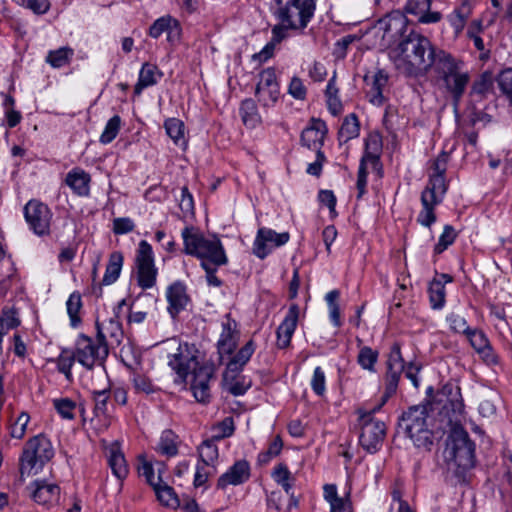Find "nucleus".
Returning a JSON list of instances; mask_svg holds the SVG:
<instances>
[{"label":"nucleus","instance_id":"f257e3e1","mask_svg":"<svg viewBox=\"0 0 512 512\" xmlns=\"http://www.w3.org/2000/svg\"><path fill=\"white\" fill-rule=\"evenodd\" d=\"M439 401L444 402L443 412L448 416L451 432L447 440L445 457L459 469L467 470L474 466L475 446L467 431L461 426L464 404L458 387L444 386L439 394Z\"/></svg>","mask_w":512,"mask_h":512},{"label":"nucleus","instance_id":"f03ea898","mask_svg":"<svg viewBox=\"0 0 512 512\" xmlns=\"http://www.w3.org/2000/svg\"><path fill=\"white\" fill-rule=\"evenodd\" d=\"M444 52L445 50L438 49L429 38L412 30L391 49L389 55L400 73L419 76L434 68L439 54Z\"/></svg>","mask_w":512,"mask_h":512},{"label":"nucleus","instance_id":"7ed1b4c3","mask_svg":"<svg viewBox=\"0 0 512 512\" xmlns=\"http://www.w3.org/2000/svg\"><path fill=\"white\" fill-rule=\"evenodd\" d=\"M449 155L442 152L432 162V173L428 183L421 193L422 209L417 216V222L424 227L430 228L436 221L435 207L442 203L448 186L445 181Z\"/></svg>","mask_w":512,"mask_h":512},{"label":"nucleus","instance_id":"20e7f679","mask_svg":"<svg viewBox=\"0 0 512 512\" xmlns=\"http://www.w3.org/2000/svg\"><path fill=\"white\" fill-rule=\"evenodd\" d=\"M181 236L183 239V252L201 260V265L214 264L223 266L228 258L222 242L216 235L206 236L194 226H186Z\"/></svg>","mask_w":512,"mask_h":512},{"label":"nucleus","instance_id":"39448f33","mask_svg":"<svg viewBox=\"0 0 512 512\" xmlns=\"http://www.w3.org/2000/svg\"><path fill=\"white\" fill-rule=\"evenodd\" d=\"M54 448L48 437L43 434L30 438L24 445L19 459L20 480L39 473L46 463L54 457Z\"/></svg>","mask_w":512,"mask_h":512},{"label":"nucleus","instance_id":"423d86ee","mask_svg":"<svg viewBox=\"0 0 512 512\" xmlns=\"http://www.w3.org/2000/svg\"><path fill=\"white\" fill-rule=\"evenodd\" d=\"M164 350L168 354V365L176 373V382L186 383L190 373L200 367V351L194 344L181 342L176 338L164 342Z\"/></svg>","mask_w":512,"mask_h":512},{"label":"nucleus","instance_id":"0eeeda50","mask_svg":"<svg viewBox=\"0 0 512 512\" xmlns=\"http://www.w3.org/2000/svg\"><path fill=\"white\" fill-rule=\"evenodd\" d=\"M463 66V61L445 51L439 54L438 62L434 67L441 75L446 90L452 95L456 104L464 95L471 78L469 72L464 70Z\"/></svg>","mask_w":512,"mask_h":512},{"label":"nucleus","instance_id":"6e6552de","mask_svg":"<svg viewBox=\"0 0 512 512\" xmlns=\"http://www.w3.org/2000/svg\"><path fill=\"white\" fill-rule=\"evenodd\" d=\"M402 425L415 446L429 450L433 445V433L428 428V408L418 405L409 408L402 416Z\"/></svg>","mask_w":512,"mask_h":512},{"label":"nucleus","instance_id":"1a4fd4ad","mask_svg":"<svg viewBox=\"0 0 512 512\" xmlns=\"http://www.w3.org/2000/svg\"><path fill=\"white\" fill-rule=\"evenodd\" d=\"M372 30L380 39V48L386 49L407 36L408 19L402 11L393 10L380 18Z\"/></svg>","mask_w":512,"mask_h":512},{"label":"nucleus","instance_id":"9d476101","mask_svg":"<svg viewBox=\"0 0 512 512\" xmlns=\"http://www.w3.org/2000/svg\"><path fill=\"white\" fill-rule=\"evenodd\" d=\"M76 361L84 368L91 370L95 366H102L108 356L107 343L98 337L91 338L80 334L74 345Z\"/></svg>","mask_w":512,"mask_h":512},{"label":"nucleus","instance_id":"9b49d317","mask_svg":"<svg viewBox=\"0 0 512 512\" xmlns=\"http://www.w3.org/2000/svg\"><path fill=\"white\" fill-rule=\"evenodd\" d=\"M23 214L29 228L38 236H48L51 232L53 213L51 209L39 200H29Z\"/></svg>","mask_w":512,"mask_h":512},{"label":"nucleus","instance_id":"f8f14e48","mask_svg":"<svg viewBox=\"0 0 512 512\" xmlns=\"http://www.w3.org/2000/svg\"><path fill=\"white\" fill-rule=\"evenodd\" d=\"M137 283L142 289L152 288L156 283L157 268L151 245L142 240L139 243L136 258Z\"/></svg>","mask_w":512,"mask_h":512},{"label":"nucleus","instance_id":"ddd939ff","mask_svg":"<svg viewBox=\"0 0 512 512\" xmlns=\"http://www.w3.org/2000/svg\"><path fill=\"white\" fill-rule=\"evenodd\" d=\"M255 96L263 107H272L280 96V86L274 68L269 67L259 73Z\"/></svg>","mask_w":512,"mask_h":512},{"label":"nucleus","instance_id":"4468645a","mask_svg":"<svg viewBox=\"0 0 512 512\" xmlns=\"http://www.w3.org/2000/svg\"><path fill=\"white\" fill-rule=\"evenodd\" d=\"M289 239L288 232L277 233L270 228H259L253 242V254L259 259H264L272 249L285 245Z\"/></svg>","mask_w":512,"mask_h":512},{"label":"nucleus","instance_id":"2eb2a0df","mask_svg":"<svg viewBox=\"0 0 512 512\" xmlns=\"http://www.w3.org/2000/svg\"><path fill=\"white\" fill-rule=\"evenodd\" d=\"M360 444L369 453H375L382 445L385 436V424L380 420L370 417V414L363 415Z\"/></svg>","mask_w":512,"mask_h":512},{"label":"nucleus","instance_id":"dca6fc26","mask_svg":"<svg viewBox=\"0 0 512 512\" xmlns=\"http://www.w3.org/2000/svg\"><path fill=\"white\" fill-rule=\"evenodd\" d=\"M314 12L313 10L287 0L286 4L279 8L277 17L280 22L290 26L292 30H302L306 28L312 19Z\"/></svg>","mask_w":512,"mask_h":512},{"label":"nucleus","instance_id":"f3484780","mask_svg":"<svg viewBox=\"0 0 512 512\" xmlns=\"http://www.w3.org/2000/svg\"><path fill=\"white\" fill-rule=\"evenodd\" d=\"M221 328V333L217 341V351L219 358L222 360L224 355H231L235 351L240 332L237 322L232 319L229 314L225 315L223 318Z\"/></svg>","mask_w":512,"mask_h":512},{"label":"nucleus","instance_id":"a211bd4d","mask_svg":"<svg viewBox=\"0 0 512 512\" xmlns=\"http://www.w3.org/2000/svg\"><path fill=\"white\" fill-rule=\"evenodd\" d=\"M215 368L213 364H204L194 370L191 380V390L199 402H206L210 397L209 382L213 378Z\"/></svg>","mask_w":512,"mask_h":512},{"label":"nucleus","instance_id":"6ab92c4d","mask_svg":"<svg viewBox=\"0 0 512 512\" xmlns=\"http://www.w3.org/2000/svg\"><path fill=\"white\" fill-rule=\"evenodd\" d=\"M27 489L29 490L30 497L36 503L48 508L56 505L60 499V488L53 483L36 480Z\"/></svg>","mask_w":512,"mask_h":512},{"label":"nucleus","instance_id":"aec40b11","mask_svg":"<svg viewBox=\"0 0 512 512\" xmlns=\"http://www.w3.org/2000/svg\"><path fill=\"white\" fill-rule=\"evenodd\" d=\"M103 448L107 464L113 475L118 480L123 481L128 476L129 468L119 442H104Z\"/></svg>","mask_w":512,"mask_h":512},{"label":"nucleus","instance_id":"412c9836","mask_svg":"<svg viewBox=\"0 0 512 512\" xmlns=\"http://www.w3.org/2000/svg\"><path fill=\"white\" fill-rule=\"evenodd\" d=\"M126 305V301L123 299L117 305L115 316L103 320L102 322L97 321V337L106 342V339H110L112 343L120 344L123 338L122 325L118 319V313Z\"/></svg>","mask_w":512,"mask_h":512},{"label":"nucleus","instance_id":"4be33fe9","mask_svg":"<svg viewBox=\"0 0 512 512\" xmlns=\"http://www.w3.org/2000/svg\"><path fill=\"white\" fill-rule=\"evenodd\" d=\"M250 477V466L246 460L236 461L217 481V488L225 490L228 486H237Z\"/></svg>","mask_w":512,"mask_h":512},{"label":"nucleus","instance_id":"5701e85b","mask_svg":"<svg viewBox=\"0 0 512 512\" xmlns=\"http://www.w3.org/2000/svg\"><path fill=\"white\" fill-rule=\"evenodd\" d=\"M431 0H407L404 11L415 17L422 24L437 23L441 20V13L430 11Z\"/></svg>","mask_w":512,"mask_h":512},{"label":"nucleus","instance_id":"b1692460","mask_svg":"<svg viewBox=\"0 0 512 512\" xmlns=\"http://www.w3.org/2000/svg\"><path fill=\"white\" fill-rule=\"evenodd\" d=\"M299 317V307L296 304H293L289 307V310L282 321V323L277 328V347L280 349H285L290 345L291 338L295 332L297 327Z\"/></svg>","mask_w":512,"mask_h":512},{"label":"nucleus","instance_id":"393cba45","mask_svg":"<svg viewBox=\"0 0 512 512\" xmlns=\"http://www.w3.org/2000/svg\"><path fill=\"white\" fill-rule=\"evenodd\" d=\"M473 349L487 364H496L497 356L494 353L486 334L479 329H471L465 335Z\"/></svg>","mask_w":512,"mask_h":512},{"label":"nucleus","instance_id":"a878e982","mask_svg":"<svg viewBox=\"0 0 512 512\" xmlns=\"http://www.w3.org/2000/svg\"><path fill=\"white\" fill-rule=\"evenodd\" d=\"M365 82L369 88L370 102L380 106L384 102L383 89L387 86L389 76L384 70H377L365 75Z\"/></svg>","mask_w":512,"mask_h":512},{"label":"nucleus","instance_id":"bb28decb","mask_svg":"<svg viewBox=\"0 0 512 512\" xmlns=\"http://www.w3.org/2000/svg\"><path fill=\"white\" fill-rule=\"evenodd\" d=\"M90 183V174L80 167L71 169L65 177V184L79 197L89 196Z\"/></svg>","mask_w":512,"mask_h":512},{"label":"nucleus","instance_id":"cd10ccee","mask_svg":"<svg viewBox=\"0 0 512 512\" xmlns=\"http://www.w3.org/2000/svg\"><path fill=\"white\" fill-rule=\"evenodd\" d=\"M326 133L327 127L325 122L322 120H313L311 126L302 131L301 141L303 145L309 149H315L318 152L321 151Z\"/></svg>","mask_w":512,"mask_h":512},{"label":"nucleus","instance_id":"c85d7f7f","mask_svg":"<svg viewBox=\"0 0 512 512\" xmlns=\"http://www.w3.org/2000/svg\"><path fill=\"white\" fill-rule=\"evenodd\" d=\"M323 496L330 505V512H353L350 490L345 493L344 497H339L335 484H325Z\"/></svg>","mask_w":512,"mask_h":512},{"label":"nucleus","instance_id":"c756f323","mask_svg":"<svg viewBox=\"0 0 512 512\" xmlns=\"http://www.w3.org/2000/svg\"><path fill=\"white\" fill-rule=\"evenodd\" d=\"M166 297L169 303L168 311L173 317L183 310L189 302L186 287L180 282H175L168 287Z\"/></svg>","mask_w":512,"mask_h":512},{"label":"nucleus","instance_id":"7c9ffc66","mask_svg":"<svg viewBox=\"0 0 512 512\" xmlns=\"http://www.w3.org/2000/svg\"><path fill=\"white\" fill-rule=\"evenodd\" d=\"M241 372L226 369L223 374V384L234 396L243 395L251 386V381L242 375Z\"/></svg>","mask_w":512,"mask_h":512},{"label":"nucleus","instance_id":"2f4dec72","mask_svg":"<svg viewBox=\"0 0 512 512\" xmlns=\"http://www.w3.org/2000/svg\"><path fill=\"white\" fill-rule=\"evenodd\" d=\"M162 76L163 73L156 65L151 63L143 64L139 72L138 81L134 87V93L140 95L143 89L156 85Z\"/></svg>","mask_w":512,"mask_h":512},{"label":"nucleus","instance_id":"473e14b6","mask_svg":"<svg viewBox=\"0 0 512 512\" xmlns=\"http://www.w3.org/2000/svg\"><path fill=\"white\" fill-rule=\"evenodd\" d=\"M288 30H292L290 26L280 22L272 28V40L259 53L253 55L254 60L264 62L272 57L275 44L280 43L288 36Z\"/></svg>","mask_w":512,"mask_h":512},{"label":"nucleus","instance_id":"72a5a7b5","mask_svg":"<svg viewBox=\"0 0 512 512\" xmlns=\"http://www.w3.org/2000/svg\"><path fill=\"white\" fill-rule=\"evenodd\" d=\"M180 443L178 435L172 430L166 429L161 433L155 450L162 456L174 457L178 454Z\"/></svg>","mask_w":512,"mask_h":512},{"label":"nucleus","instance_id":"f704fd0d","mask_svg":"<svg viewBox=\"0 0 512 512\" xmlns=\"http://www.w3.org/2000/svg\"><path fill=\"white\" fill-rule=\"evenodd\" d=\"M382 151V139L379 134H370L365 141V151L360 163L370 164L373 168L379 165V158Z\"/></svg>","mask_w":512,"mask_h":512},{"label":"nucleus","instance_id":"c9c22d12","mask_svg":"<svg viewBox=\"0 0 512 512\" xmlns=\"http://www.w3.org/2000/svg\"><path fill=\"white\" fill-rule=\"evenodd\" d=\"M256 345L253 340H249L227 363L226 369L230 371H242L255 352Z\"/></svg>","mask_w":512,"mask_h":512},{"label":"nucleus","instance_id":"e433bc0d","mask_svg":"<svg viewBox=\"0 0 512 512\" xmlns=\"http://www.w3.org/2000/svg\"><path fill=\"white\" fill-rule=\"evenodd\" d=\"M360 124L356 114L352 113L347 115L342 122L338 132V139L340 143H347L351 139L359 136Z\"/></svg>","mask_w":512,"mask_h":512},{"label":"nucleus","instance_id":"4c0bfd02","mask_svg":"<svg viewBox=\"0 0 512 512\" xmlns=\"http://www.w3.org/2000/svg\"><path fill=\"white\" fill-rule=\"evenodd\" d=\"M164 128L167 135L176 145L186 147L187 140L185 137V125L183 121L178 118H169L164 122Z\"/></svg>","mask_w":512,"mask_h":512},{"label":"nucleus","instance_id":"58836bf2","mask_svg":"<svg viewBox=\"0 0 512 512\" xmlns=\"http://www.w3.org/2000/svg\"><path fill=\"white\" fill-rule=\"evenodd\" d=\"M153 490L157 499L163 506L173 509L180 507V500L174 492V489L167 483L161 481L153 487Z\"/></svg>","mask_w":512,"mask_h":512},{"label":"nucleus","instance_id":"ea45409f","mask_svg":"<svg viewBox=\"0 0 512 512\" xmlns=\"http://www.w3.org/2000/svg\"><path fill=\"white\" fill-rule=\"evenodd\" d=\"M123 265V255L120 252H113L109 256V261L106 266L105 274L102 279L104 285L114 283L120 275Z\"/></svg>","mask_w":512,"mask_h":512},{"label":"nucleus","instance_id":"a19ab883","mask_svg":"<svg viewBox=\"0 0 512 512\" xmlns=\"http://www.w3.org/2000/svg\"><path fill=\"white\" fill-rule=\"evenodd\" d=\"M471 12V4L467 1H463L461 6L454 10V12L449 16V22L454 28L456 35H459L463 31Z\"/></svg>","mask_w":512,"mask_h":512},{"label":"nucleus","instance_id":"79ce46f5","mask_svg":"<svg viewBox=\"0 0 512 512\" xmlns=\"http://www.w3.org/2000/svg\"><path fill=\"white\" fill-rule=\"evenodd\" d=\"M74 50L68 46L61 47L56 50H51L46 56V62L53 68H62L69 65Z\"/></svg>","mask_w":512,"mask_h":512},{"label":"nucleus","instance_id":"37998d69","mask_svg":"<svg viewBox=\"0 0 512 512\" xmlns=\"http://www.w3.org/2000/svg\"><path fill=\"white\" fill-rule=\"evenodd\" d=\"M494 77L492 72L484 71L479 75L477 79L474 80L470 94L472 96L485 97L488 93H490L493 89Z\"/></svg>","mask_w":512,"mask_h":512},{"label":"nucleus","instance_id":"c03bdc74","mask_svg":"<svg viewBox=\"0 0 512 512\" xmlns=\"http://www.w3.org/2000/svg\"><path fill=\"white\" fill-rule=\"evenodd\" d=\"M19 324L20 319L17 310L13 307L3 308L0 316V343L9 331L18 327Z\"/></svg>","mask_w":512,"mask_h":512},{"label":"nucleus","instance_id":"a18cd8bd","mask_svg":"<svg viewBox=\"0 0 512 512\" xmlns=\"http://www.w3.org/2000/svg\"><path fill=\"white\" fill-rule=\"evenodd\" d=\"M339 89L336 85V75L328 81L325 95L327 99V106L332 115L336 116L342 111V103L338 96Z\"/></svg>","mask_w":512,"mask_h":512},{"label":"nucleus","instance_id":"49530a36","mask_svg":"<svg viewBox=\"0 0 512 512\" xmlns=\"http://www.w3.org/2000/svg\"><path fill=\"white\" fill-rule=\"evenodd\" d=\"M241 119L245 126L253 128L260 122L257 106L252 99H245L240 106Z\"/></svg>","mask_w":512,"mask_h":512},{"label":"nucleus","instance_id":"de8ad7c7","mask_svg":"<svg viewBox=\"0 0 512 512\" xmlns=\"http://www.w3.org/2000/svg\"><path fill=\"white\" fill-rule=\"evenodd\" d=\"M215 442L216 440L212 438L205 440L198 448L201 463H204V465H210L214 467V464L218 460L219 453Z\"/></svg>","mask_w":512,"mask_h":512},{"label":"nucleus","instance_id":"09e8293b","mask_svg":"<svg viewBox=\"0 0 512 512\" xmlns=\"http://www.w3.org/2000/svg\"><path fill=\"white\" fill-rule=\"evenodd\" d=\"M429 299L433 309H441L446 301V290L441 279H433L430 282Z\"/></svg>","mask_w":512,"mask_h":512},{"label":"nucleus","instance_id":"8fccbe9b","mask_svg":"<svg viewBox=\"0 0 512 512\" xmlns=\"http://www.w3.org/2000/svg\"><path fill=\"white\" fill-rule=\"evenodd\" d=\"M272 478L281 485L286 494H291L294 478L285 464H278L272 471Z\"/></svg>","mask_w":512,"mask_h":512},{"label":"nucleus","instance_id":"3c124183","mask_svg":"<svg viewBox=\"0 0 512 512\" xmlns=\"http://www.w3.org/2000/svg\"><path fill=\"white\" fill-rule=\"evenodd\" d=\"M339 297L340 292L338 290H331L325 296V300L329 311V318L332 324L337 328H339L342 325L341 311L338 304Z\"/></svg>","mask_w":512,"mask_h":512},{"label":"nucleus","instance_id":"603ef678","mask_svg":"<svg viewBox=\"0 0 512 512\" xmlns=\"http://www.w3.org/2000/svg\"><path fill=\"white\" fill-rule=\"evenodd\" d=\"M379 353L369 346H362L357 356V363L369 372H375V365L378 361Z\"/></svg>","mask_w":512,"mask_h":512},{"label":"nucleus","instance_id":"864d4df0","mask_svg":"<svg viewBox=\"0 0 512 512\" xmlns=\"http://www.w3.org/2000/svg\"><path fill=\"white\" fill-rule=\"evenodd\" d=\"M67 313L70 318V324L76 328L81 323L80 311L82 308V300L79 293H72L66 302Z\"/></svg>","mask_w":512,"mask_h":512},{"label":"nucleus","instance_id":"5fc2aeb1","mask_svg":"<svg viewBox=\"0 0 512 512\" xmlns=\"http://www.w3.org/2000/svg\"><path fill=\"white\" fill-rule=\"evenodd\" d=\"M177 32V23L171 17H161L157 19L149 29V35L153 38L160 37L164 32H168L169 35L173 31Z\"/></svg>","mask_w":512,"mask_h":512},{"label":"nucleus","instance_id":"6e6d98bb","mask_svg":"<svg viewBox=\"0 0 512 512\" xmlns=\"http://www.w3.org/2000/svg\"><path fill=\"white\" fill-rule=\"evenodd\" d=\"M138 473L152 488L162 481L161 473L155 476L152 464L144 456L138 457Z\"/></svg>","mask_w":512,"mask_h":512},{"label":"nucleus","instance_id":"4d7b16f0","mask_svg":"<svg viewBox=\"0 0 512 512\" xmlns=\"http://www.w3.org/2000/svg\"><path fill=\"white\" fill-rule=\"evenodd\" d=\"M76 361L75 352L69 351L67 349L62 350L60 355L56 359L57 369L59 372L63 373L67 380L72 379V366Z\"/></svg>","mask_w":512,"mask_h":512},{"label":"nucleus","instance_id":"13d9d810","mask_svg":"<svg viewBox=\"0 0 512 512\" xmlns=\"http://www.w3.org/2000/svg\"><path fill=\"white\" fill-rule=\"evenodd\" d=\"M235 430L234 420L232 417H226L222 421L214 424L212 426V439L218 441L222 440L226 437H230L233 435Z\"/></svg>","mask_w":512,"mask_h":512},{"label":"nucleus","instance_id":"bf43d9fd","mask_svg":"<svg viewBox=\"0 0 512 512\" xmlns=\"http://www.w3.org/2000/svg\"><path fill=\"white\" fill-rule=\"evenodd\" d=\"M121 127V118L118 115L113 116L108 120L106 126L100 135L99 141L102 144L111 143L119 133Z\"/></svg>","mask_w":512,"mask_h":512},{"label":"nucleus","instance_id":"052dcab7","mask_svg":"<svg viewBox=\"0 0 512 512\" xmlns=\"http://www.w3.org/2000/svg\"><path fill=\"white\" fill-rule=\"evenodd\" d=\"M283 442L279 436H276L270 443L266 451L258 455V463L260 465L268 464L273 458L281 453Z\"/></svg>","mask_w":512,"mask_h":512},{"label":"nucleus","instance_id":"680f3d73","mask_svg":"<svg viewBox=\"0 0 512 512\" xmlns=\"http://www.w3.org/2000/svg\"><path fill=\"white\" fill-rule=\"evenodd\" d=\"M449 328L454 333L466 335L471 328L468 326L466 319L458 313H450L446 317Z\"/></svg>","mask_w":512,"mask_h":512},{"label":"nucleus","instance_id":"e2e57ef3","mask_svg":"<svg viewBox=\"0 0 512 512\" xmlns=\"http://www.w3.org/2000/svg\"><path fill=\"white\" fill-rule=\"evenodd\" d=\"M54 408L64 419H73L75 417L76 403L68 398L54 399Z\"/></svg>","mask_w":512,"mask_h":512},{"label":"nucleus","instance_id":"0e129e2a","mask_svg":"<svg viewBox=\"0 0 512 512\" xmlns=\"http://www.w3.org/2000/svg\"><path fill=\"white\" fill-rule=\"evenodd\" d=\"M456 239V231L450 226L446 225L444 227L443 233L440 235L438 243L435 245L434 251L437 254L442 253L444 250L448 248Z\"/></svg>","mask_w":512,"mask_h":512},{"label":"nucleus","instance_id":"69168bd1","mask_svg":"<svg viewBox=\"0 0 512 512\" xmlns=\"http://www.w3.org/2000/svg\"><path fill=\"white\" fill-rule=\"evenodd\" d=\"M179 208L184 218L194 216V200L192 194L186 186L181 189V197L179 200Z\"/></svg>","mask_w":512,"mask_h":512},{"label":"nucleus","instance_id":"338daca9","mask_svg":"<svg viewBox=\"0 0 512 512\" xmlns=\"http://www.w3.org/2000/svg\"><path fill=\"white\" fill-rule=\"evenodd\" d=\"M311 388L318 396H323L326 392V376L323 369L318 366L314 369L311 378Z\"/></svg>","mask_w":512,"mask_h":512},{"label":"nucleus","instance_id":"774afa93","mask_svg":"<svg viewBox=\"0 0 512 512\" xmlns=\"http://www.w3.org/2000/svg\"><path fill=\"white\" fill-rule=\"evenodd\" d=\"M497 83L501 92L509 101L512 98V68L501 71L497 77Z\"/></svg>","mask_w":512,"mask_h":512}]
</instances>
